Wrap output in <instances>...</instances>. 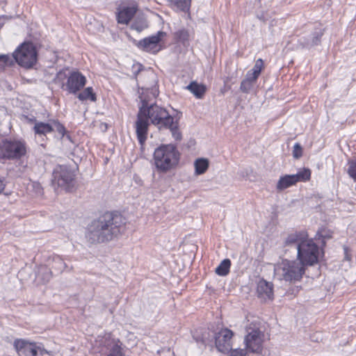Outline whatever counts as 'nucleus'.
Listing matches in <instances>:
<instances>
[{
	"mask_svg": "<svg viewBox=\"0 0 356 356\" xmlns=\"http://www.w3.org/2000/svg\"><path fill=\"white\" fill-rule=\"evenodd\" d=\"M51 128H52V131H56L59 134L61 135L62 137L65 136V134L66 131L65 128L59 122L56 121V120H52L51 121Z\"/></svg>",
	"mask_w": 356,
	"mask_h": 356,
	"instance_id": "c85d7f7f",
	"label": "nucleus"
},
{
	"mask_svg": "<svg viewBox=\"0 0 356 356\" xmlns=\"http://www.w3.org/2000/svg\"><path fill=\"white\" fill-rule=\"evenodd\" d=\"M209 160L204 158H200L195 161L194 166H195V173L196 175H202L204 174L209 168Z\"/></svg>",
	"mask_w": 356,
	"mask_h": 356,
	"instance_id": "6ab92c4d",
	"label": "nucleus"
},
{
	"mask_svg": "<svg viewBox=\"0 0 356 356\" xmlns=\"http://www.w3.org/2000/svg\"><path fill=\"white\" fill-rule=\"evenodd\" d=\"M133 73L135 76L141 70L142 65L140 63L134 64L132 66Z\"/></svg>",
	"mask_w": 356,
	"mask_h": 356,
	"instance_id": "4c0bfd02",
	"label": "nucleus"
},
{
	"mask_svg": "<svg viewBox=\"0 0 356 356\" xmlns=\"http://www.w3.org/2000/svg\"><path fill=\"white\" fill-rule=\"evenodd\" d=\"M175 38L178 42L186 45L188 43L190 34L188 30L181 29L175 33Z\"/></svg>",
	"mask_w": 356,
	"mask_h": 356,
	"instance_id": "393cba45",
	"label": "nucleus"
},
{
	"mask_svg": "<svg viewBox=\"0 0 356 356\" xmlns=\"http://www.w3.org/2000/svg\"><path fill=\"white\" fill-rule=\"evenodd\" d=\"M153 159L157 170L167 172L177 166L179 154L175 145H163L155 149Z\"/></svg>",
	"mask_w": 356,
	"mask_h": 356,
	"instance_id": "7ed1b4c3",
	"label": "nucleus"
},
{
	"mask_svg": "<svg viewBox=\"0 0 356 356\" xmlns=\"http://www.w3.org/2000/svg\"><path fill=\"white\" fill-rule=\"evenodd\" d=\"M186 89L191 91L197 98H202L206 91V88L204 85L198 84L194 81L187 86Z\"/></svg>",
	"mask_w": 356,
	"mask_h": 356,
	"instance_id": "aec40b11",
	"label": "nucleus"
},
{
	"mask_svg": "<svg viewBox=\"0 0 356 356\" xmlns=\"http://www.w3.org/2000/svg\"><path fill=\"white\" fill-rule=\"evenodd\" d=\"M136 12V8L134 6L123 8L118 13V22L120 24H127L134 17Z\"/></svg>",
	"mask_w": 356,
	"mask_h": 356,
	"instance_id": "f3484780",
	"label": "nucleus"
},
{
	"mask_svg": "<svg viewBox=\"0 0 356 356\" xmlns=\"http://www.w3.org/2000/svg\"><path fill=\"white\" fill-rule=\"evenodd\" d=\"M51 272L47 267L42 266V267L40 268V269L37 273V275H36V279L39 282L44 284V283L49 282V280L51 279Z\"/></svg>",
	"mask_w": 356,
	"mask_h": 356,
	"instance_id": "5701e85b",
	"label": "nucleus"
},
{
	"mask_svg": "<svg viewBox=\"0 0 356 356\" xmlns=\"http://www.w3.org/2000/svg\"><path fill=\"white\" fill-rule=\"evenodd\" d=\"M321 236L323 237V238H330V235H326V234H324L323 233H321Z\"/></svg>",
	"mask_w": 356,
	"mask_h": 356,
	"instance_id": "a19ab883",
	"label": "nucleus"
},
{
	"mask_svg": "<svg viewBox=\"0 0 356 356\" xmlns=\"http://www.w3.org/2000/svg\"><path fill=\"white\" fill-rule=\"evenodd\" d=\"M258 77L259 76L257 75L254 74L250 71H248L247 72L246 75H245V79H246L247 81H249L250 82H251L252 83H253L254 85V83H256Z\"/></svg>",
	"mask_w": 356,
	"mask_h": 356,
	"instance_id": "c9c22d12",
	"label": "nucleus"
},
{
	"mask_svg": "<svg viewBox=\"0 0 356 356\" xmlns=\"http://www.w3.org/2000/svg\"><path fill=\"white\" fill-rule=\"evenodd\" d=\"M86 83V78L79 72H72L67 78L66 88L70 93L76 94Z\"/></svg>",
	"mask_w": 356,
	"mask_h": 356,
	"instance_id": "ddd939ff",
	"label": "nucleus"
},
{
	"mask_svg": "<svg viewBox=\"0 0 356 356\" xmlns=\"http://www.w3.org/2000/svg\"><path fill=\"white\" fill-rule=\"evenodd\" d=\"M14 63L13 57L10 54H0V72L5 70L6 67L12 65Z\"/></svg>",
	"mask_w": 356,
	"mask_h": 356,
	"instance_id": "a878e982",
	"label": "nucleus"
},
{
	"mask_svg": "<svg viewBox=\"0 0 356 356\" xmlns=\"http://www.w3.org/2000/svg\"><path fill=\"white\" fill-rule=\"evenodd\" d=\"M65 267V264L63 260L58 256H56L54 258V265L53 268L57 269L58 271L61 272Z\"/></svg>",
	"mask_w": 356,
	"mask_h": 356,
	"instance_id": "7c9ffc66",
	"label": "nucleus"
},
{
	"mask_svg": "<svg viewBox=\"0 0 356 356\" xmlns=\"http://www.w3.org/2000/svg\"><path fill=\"white\" fill-rule=\"evenodd\" d=\"M33 130L37 135L46 136V134L52 132L51 121L49 123L37 121L34 124Z\"/></svg>",
	"mask_w": 356,
	"mask_h": 356,
	"instance_id": "a211bd4d",
	"label": "nucleus"
},
{
	"mask_svg": "<svg viewBox=\"0 0 356 356\" xmlns=\"http://www.w3.org/2000/svg\"><path fill=\"white\" fill-rule=\"evenodd\" d=\"M257 292L258 297L263 300H272L273 298V284L264 280H260L257 284Z\"/></svg>",
	"mask_w": 356,
	"mask_h": 356,
	"instance_id": "2eb2a0df",
	"label": "nucleus"
},
{
	"mask_svg": "<svg viewBox=\"0 0 356 356\" xmlns=\"http://www.w3.org/2000/svg\"><path fill=\"white\" fill-rule=\"evenodd\" d=\"M14 346L19 356H37L38 354L43 355L48 353V351L35 343L24 339L15 340Z\"/></svg>",
	"mask_w": 356,
	"mask_h": 356,
	"instance_id": "9d476101",
	"label": "nucleus"
},
{
	"mask_svg": "<svg viewBox=\"0 0 356 356\" xmlns=\"http://www.w3.org/2000/svg\"><path fill=\"white\" fill-rule=\"evenodd\" d=\"M77 97L81 101L90 100L91 102H95L97 100L96 95L93 92L92 87L86 88L81 92L79 93Z\"/></svg>",
	"mask_w": 356,
	"mask_h": 356,
	"instance_id": "4be33fe9",
	"label": "nucleus"
},
{
	"mask_svg": "<svg viewBox=\"0 0 356 356\" xmlns=\"http://www.w3.org/2000/svg\"><path fill=\"white\" fill-rule=\"evenodd\" d=\"M345 260L347 261H350V256H348L346 249H345Z\"/></svg>",
	"mask_w": 356,
	"mask_h": 356,
	"instance_id": "ea45409f",
	"label": "nucleus"
},
{
	"mask_svg": "<svg viewBox=\"0 0 356 356\" xmlns=\"http://www.w3.org/2000/svg\"><path fill=\"white\" fill-rule=\"evenodd\" d=\"M307 237V234L303 232L291 234L285 239L284 244L286 246H293L298 251L299 245L303 243Z\"/></svg>",
	"mask_w": 356,
	"mask_h": 356,
	"instance_id": "dca6fc26",
	"label": "nucleus"
},
{
	"mask_svg": "<svg viewBox=\"0 0 356 356\" xmlns=\"http://www.w3.org/2000/svg\"><path fill=\"white\" fill-rule=\"evenodd\" d=\"M125 223L121 215L106 213L88 225L86 238L90 243L111 241L124 232Z\"/></svg>",
	"mask_w": 356,
	"mask_h": 356,
	"instance_id": "f03ea898",
	"label": "nucleus"
},
{
	"mask_svg": "<svg viewBox=\"0 0 356 356\" xmlns=\"http://www.w3.org/2000/svg\"><path fill=\"white\" fill-rule=\"evenodd\" d=\"M263 66H264V63H263L262 59L259 58L256 60V63H255L253 68L250 71L252 72L254 74H256L259 76L261 72Z\"/></svg>",
	"mask_w": 356,
	"mask_h": 356,
	"instance_id": "2f4dec72",
	"label": "nucleus"
},
{
	"mask_svg": "<svg viewBox=\"0 0 356 356\" xmlns=\"http://www.w3.org/2000/svg\"><path fill=\"white\" fill-rule=\"evenodd\" d=\"M147 27V23L145 19H140L138 20H136L131 24V29L137 31L138 32H140L145 29Z\"/></svg>",
	"mask_w": 356,
	"mask_h": 356,
	"instance_id": "cd10ccee",
	"label": "nucleus"
},
{
	"mask_svg": "<svg viewBox=\"0 0 356 356\" xmlns=\"http://www.w3.org/2000/svg\"><path fill=\"white\" fill-rule=\"evenodd\" d=\"M152 95L154 97H156V96L157 95L156 91L155 90L152 92Z\"/></svg>",
	"mask_w": 356,
	"mask_h": 356,
	"instance_id": "79ce46f5",
	"label": "nucleus"
},
{
	"mask_svg": "<svg viewBox=\"0 0 356 356\" xmlns=\"http://www.w3.org/2000/svg\"><path fill=\"white\" fill-rule=\"evenodd\" d=\"M5 184L2 180L0 179V193L3 191L4 189Z\"/></svg>",
	"mask_w": 356,
	"mask_h": 356,
	"instance_id": "58836bf2",
	"label": "nucleus"
},
{
	"mask_svg": "<svg viewBox=\"0 0 356 356\" xmlns=\"http://www.w3.org/2000/svg\"><path fill=\"white\" fill-rule=\"evenodd\" d=\"M246 353L243 349H236L231 352L229 356H246Z\"/></svg>",
	"mask_w": 356,
	"mask_h": 356,
	"instance_id": "e433bc0d",
	"label": "nucleus"
},
{
	"mask_svg": "<svg viewBox=\"0 0 356 356\" xmlns=\"http://www.w3.org/2000/svg\"><path fill=\"white\" fill-rule=\"evenodd\" d=\"M170 4L179 10L187 12L189 10L191 0H168Z\"/></svg>",
	"mask_w": 356,
	"mask_h": 356,
	"instance_id": "b1692460",
	"label": "nucleus"
},
{
	"mask_svg": "<svg viewBox=\"0 0 356 356\" xmlns=\"http://www.w3.org/2000/svg\"><path fill=\"white\" fill-rule=\"evenodd\" d=\"M318 256V246L313 241L312 239H309L307 237L304 241L303 243L300 244L298 248V259L304 266H312L317 263Z\"/></svg>",
	"mask_w": 356,
	"mask_h": 356,
	"instance_id": "0eeeda50",
	"label": "nucleus"
},
{
	"mask_svg": "<svg viewBox=\"0 0 356 356\" xmlns=\"http://www.w3.org/2000/svg\"><path fill=\"white\" fill-rule=\"evenodd\" d=\"M348 165V173L356 181V159L350 161Z\"/></svg>",
	"mask_w": 356,
	"mask_h": 356,
	"instance_id": "c756f323",
	"label": "nucleus"
},
{
	"mask_svg": "<svg viewBox=\"0 0 356 356\" xmlns=\"http://www.w3.org/2000/svg\"><path fill=\"white\" fill-rule=\"evenodd\" d=\"M305 270V266L299 261L284 259L275 265L274 276L278 280L297 282L302 277Z\"/></svg>",
	"mask_w": 356,
	"mask_h": 356,
	"instance_id": "20e7f679",
	"label": "nucleus"
},
{
	"mask_svg": "<svg viewBox=\"0 0 356 356\" xmlns=\"http://www.w3.org/2000/svg\"><path fill=\"white\" fill-rule=\"evenodd\" d=\"M310 170L303 168L295 175H286L280 177L277 183V190L282 191L295 185L298 181H306L310 179Z\"/></svg>",
	"mask_w": 356,
	"mask_h": 356,
	"instance_id": "1a4fd4ad",
	"label": "nucleus"
},
{
	"mask_svg": "<svg viewBox=\"0 0 356 356\" xmlns=\"http://www.w3.org/2000/svg\"><path fill=\"white\" fill-rule=\"evenodd\" d=\"M322 33H318L316 35H314L312 38V40L311 42H308L307 44V46H314L317 45L318 42H320L321 38L322 36Z\"/></svg>",
	"mask_w": 356,
	"mask_h": 356,
	"instance_id": "f704fd0d",
	"label": "nucleus"
},
{
	"mask_svg": "<svg viewBox=\"0 0 356 356\" xmlns=\"http://www.w3.org/2000/svg\"><path fill=\"white\" fill-rule=\"evenodd\" d=\"M142 104L139 108L135 128L139 143L143 145L147 140L149 123L159 129H170L173 138L179 140L181 138L178 131V122L175 120L168 111L156 104H149L145 98L140 97Z\"/></svg>",
	"mask_w": 356,
	"mask_h": 356,
	"instance_id": "f257e3e1",
	"label": "nucleus"
},
{
	"mask_svg": "<svg viewBox=\"0 0 356 356\" xmlns=\"http://www.w3.org/2000/svg\"><path fill=\"white\" fill-rule=\"evenodd\" d=\"M254 84L250 82L249 81H247L246 79H243L240 86V90L245 93H248L252 88H253Z\"/></svg>",
	"mask_w": 356,
	"mask_h": 356,
	"instance_id": "473e14b6",
	"label": "nucleus"
},
{
	"mask_svg": "<svg viewBox=\"0 0 356 356\" xmlns=\"http://www.w3.org/2000/svg\"><path fill=\"white\" fill-rule=\"evenodd\" d=\"M26 152V145L22 140H4L0 146V158L17 159Z\"/></svg>",
	"mask_w": 356,
	"mask_h": 356,
	"instance_id": "6e6552de",
	"label": "nucleus"
},
{
	"mask_svg": "<svg viewBox=\"0 0 356 356\" xmlns=\"http://www.w3.org/2000/svg\"><path fill=\"white\" fill-rule=\"evenodd\" d=\"M302 149L299 143H296L293 149V156L296 159H299L302 156Z\"/></svg>",
	"mask_w": 356,
	"mask_h": 356,
	"instance_id": "72a5a7b5",
	"label": "nucleus"
},
{
	"mask_svg": "<svg viewBox=\"0 0 356 356\" xmlns=\"http://www.w3.org/2000/svg\"><path fill=\"white\" fill-rule=\"evenodd\" d=\"M28 190L32 192L35 196H40L43 194V188L41 184L37 181H30L28 184Z\"/></svg>",
	"mask_w": 356,
	"mask_h": 356,
	"instance_id": "bb28decb",
	"label": "nucleus"
},
{
	"mask_svg": "<svg viewBox=\"0 0 356 356\" xmlns=\"http://www.w3.org/2000/svg\"><path fill=\"white\" fill-rule=\"evenodd\" d=\"M232 331L227 328L221 330L216 335V347L219 352L227 353L232 349Z\"/></svg>",
	"mask_w": 356,
	"mask_h": 356,
	"instance_id": "f8f14e48",
	"label": "nucleus"
},
{
	"mask_svg": "<svg viewBox=\"0 0 356 356\" xmlns=\"http://www.w3.org/2000/svg\"><path fill=\"white\" fill-rule=\"evenodd\" d=\"M75 175L72 170L65 165L56 166L53 172L52 185L66 191H70L74 184Z\"/></svg>",
	"mask_w": 356,
	"mask_h": 356,
	"instance_id": "423d86ee",
	"label": "nucleus"
},
{
	"mask_svg": "<svg viewBox=\"0 0 356 356\" xmlns=\"http://www.w3.org/2000/svg\"><path fill=\"white\" fill-rule=\"evenodd\" d=\"M231 261L229 259H223L216 268V273L220 276H226L229 273Z\"/></svg>",
	"mask_w": 356,
	"mask_h": 356,
	"instance_id": "412c9836",
	"label": "nucleus"
},
{
	"mask_svg": "<svg viewBox=\"0 0 356 356\" xmlns=\"http://www.w3.org/2000/svg\"><path fill=\"white\" fill-rule=\"evenodd\" d=\"M166 36V33L158 31L155 35L145 38L138 43V47L143 50L150 52L157 53L161 49V41Z\"/></svg>",
	"mask_w": 356,
	"mask_h": 356,
	"instance_id": "9b49d317",
	"label": "nucleus"
},
{
	"mask_svg": "<svg viewBox=\"0 0 356 356\" xmlns=\"http://www.w3.org/2000/svg\"><path fill=\"white\" fill-rule=\"evenodd\" d=\"M20 66L30 68L37 60V52L34 45L31 42H24L19 46L11 55Z\"/></svg>",
	"mask_w": 356,
	"mask_h": 356,
	"instance_id": "39448f33",
	"label": "nucleus"
},
{
	"mask_svg": "<svg viewBox=\"0 0 356 356\" xmlns=\"http://www.w3.org/2000/svg\"><path fill=\"white\" fill-rule=\"evenodd\" d=\"M263 334L259 330L248 332L245 338L246 348L252 353H258L261 349Z\"/></svg>",
	"mask_w": 356,
	"mask_h": 356,
	"instance_id": "4468645a",
	"label": "nucleus"
},
{
	"mask_svg": "<svg viewBox=\"0 0 356 356\" xmlns=\"http://www.w3.org/2000/svg\"><path fill=\"white\" fill-rule=\"evenodd\" d=\"M67 138L68 139H70V136H68V135L67 136Z\"/></svg>",
	"mask_w": 356,
	"mask_h": 356,
	"instance_id": "37998d69",
	"label": "nucleus"
}]
</instances>
